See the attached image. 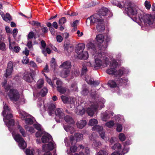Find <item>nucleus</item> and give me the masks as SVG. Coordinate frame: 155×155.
I'll use <instances>...</instances> for the list:
<instances>
[{
	"label": "nucleus",
	"mask_w": 155,
	"mask_h": 155,
	"mask_svg": "<svg viewBox=\"0 0 155 155\" xmlns=\"http://www.w3.org/2000/svg\"><path fill=\"white\" fill-rule=\"evenodd\" d=\"M124 8L128 15L134 16L133 20L135 22L140 21L145 24H147L149 25H152L154 19L150 15L144 14L143 12L138 10L134 4L130 1L125 2Z\"/></svg>",
	"instance_id": "obj_1"
},
{
	"label": "nucleus",
	"mask_w": 155,
	"mask_h": 155,
	"mask_svg": "<svg viewBox=\"0 0 155 155\" xmlns=\"http://www.w3.org/2000/svg\"><path fill=\"white\" fill-rule=\"evenodd\" d=\"M4 117H5L6 119L9 120L8 122L5 121V124L8 127L9 130L11 132L12 131V127L15 125V120L14 119H11L13 117L11 111L6 104H4V110L2 112Z\"/></svg>",
	"instance_id": "obj_2"
},
{
	"label": "nucleus",
	"mask_w": 155,
	"mask_h": 155,
	"mask_svg": "<svg viewBox=\"0 0 155 155\" xmlns=\"http://www.w3.org/2000/svg\"><path fill=\"white\" fill-rule=\"evenodd\" d=\"M100 106V109H101L104 107V103L100 101L98 102H94L91 104L90 107L88 108L86 110V112L88 115L91 117H92L95 112L96 111L98 108Z\"/></svg>",
	"instance_id": "obj_3"
},
{
	"label": "nucleus",
	"mask_w": 155,
	"mask_h": 155,
	"mask_svg": "<svg viewBox=\"0 0 155 155\" xmlns=\"http://www.w3.org/2000/svg\"><path fill=\"white\" fill-rule=\"evenodd\" d=\"M7 95L9 99L13 102L17 101L20 98V94L18 91L14 88L10 89Z\"/></svg>",
	"instance_id": "obj_4"
},
{
	"label": "nucleus",
	"mask_w": 155,
	"mask_h": 155,
	"mask_svg": "<svg viewBox=\"0 0 155 155\" xmlns=\"http://www.w3.org/2000/svg\"><path fill=\"white\" fill-rule=\"evenodd\" d=\"M96 42L97 44V47L98 49L101 51L98 52L99 56L101 57L102 56V50H104L106 47H104L102 45V43L104 40V35L101 34H99L97 35L96 37Z\"/></svg>",
	"instance_id": "obj_5"
},
{
	"label": "nucleus",
	"mask_w": 155,
	"mask_h": 155,
	"mask_svg": "<svg viewBox=\"0 0 155 155\" xmlns=\"http://www.w3.org/2000/svg\"><path fill=\"white\" fill-rule=\"evenodd\" d=\"M14 138L15 140L18 143V146L20 148L24 150L26 147V143L20 134H16Z\"/></svg>",
	"instance_id": "obj_6"
},
{
	"label": "nucleus",
	"mask_w": 155,
	"mask_h": 155,
	"mask_svg": "<svg viewBox=\"0 0 155 155\" xmlns=\"http://www.w3.org/2000/svg\"><path fill=\"white\" fill-rule=\"evenodd\" d=\"M103 20L102 18L100 16V15L96 14L91 16L90 18H87V22L88 21H90V25H93L94 23H99L101 21Z\"/></svg>",
	"instance_id": "obj_7"
},
{
	"label": "nucleus",
	"mask_w": 155,
	"mask_h": 155,
	"mask_svg": "<svg viewBox=\"0 0 155 155\" xmlns=\"http://www.w3.org/2000/svg\"><path fill=\"white\" fill-rule=\"evenodd\" d=\"M54 148V144L51 142H50L47 144L44 145L43 146V150L45 152V153L43 155H52L51 153L49 152V151L52 150Z\"/></svg>",
	"instance_id": "obj_8"
},
{
	"label": "nucleus",
	"mask_w": 155,
	"mask_h": 155,
	"mask_svg": "<svg viewBox=\"0 0 155 155\" xmlns=\"http://www.w3.org/2000/svg\"><path fill=\"white\" fill-rule=\"evenodd\" d=\"M86 46L88 50L91 51L92 52L96 53L97 52V49H98L97 47V44H96V41H94L93 42H90L87 43Z\"/></svg>",
	"instance_id": "obj_9"
},
{
	"label": "nucleus",
	"mask_w": 155,
	"mask_h": 155,
	"mask_svg": "<svg viewBox=\"0 0 155 155\" xmlns=\"http://www.w3.org/2000/svg\"><path fill=\"white\" fill-rule=\"evenodd\" d=\"M13 64L11 61H9L6 70L5 77H8L11 74L13 70Z\"/></svg>",
	"instance_id": "obj_10"
},
{
	"label": "nucleus",
	"mask_w": 155,
	"mask_h": 155,
	"mask_svg": "<svg viewBox=\"0 0 155 155\" xmlns=\"http://www.w3.org/2000/svg\"><path fill=\"white\" fill-rule=\"evenodd\" d=\"M115 80L117 83L120 85H126L128 81V79L125 78H115Z\"/></svg>",
	"instance_id": "obj_11"
},
{
	"label": "nucleus",
	"mask_w": 155,
	"mask_h": 155,
	"mask_svg": "<svg viewBox=\"0 0 155 155\" xmlns=\"http://www.w3.org/2000/svg\"><path fill=\"white\" fill-rule=\"evenodd\" d=\"M85 47V45L83 43H79L77 46L76 49V52L78 55H80L83 53V50Z\"/></svg>",
	"instance_id": "obj_12"
},
{
	"label": "nucleus",
	"mask_w": 155,
	"mask_h": 155,
	"mask_svg": "<svg viewBox=\"0 0 155 155\" xmlns=\"http://www.w3.org/2000/svg\"><path fill=\"white\" fill-rule=\"evenodd\" d=\"M95 64L94 65H92L90 63L91 66L92 67H94V70H96L98 69V68H100L102 64V61L96 58L95 60Z\"/></svg>",
	"instance_id": "obj_13"
},
{
	"label": "nucleus",
	"mask_w": 155,
	"mask_h": 155,
	"mask_svg": "<svg viewBox=\"0 0 155 155\" xmlns=\"http://www.w3.org/2000/svg\"><path fill=\"white\" fill-rule=\"evenodd\" d=\"M111 3L113 5L117 6L121 9L124 8L125 5V2H120L116 0L112 1Z\"/></svg>",
	"instance_id": "obj_14"
},
{
	"label": "nucleus",
	"mask_w": 155,
	"mask_h": 155,
	"mask_svg": "<svg viewBox=\"0 0 155 155\" xmlns=\"http://www.w3.org/2000/svg\"><path fill=\"white\" fill-rule=\"evenodd\" d=\"M96 28L97 31L100 32H102L105 30V27L103 20L98 23Z\"/></svg>",
	"instance_id": "obj_15"
},
{
	"label": "nucleus",
	"mask_w": 155,
	"mask_h": 155,
	"mask_svg": "<svg viewBox=\"0 0 155 155\" xmlns=\"http://www.w3.org/2000/svg\"><path fill=\"white\" fill-rule=\"evenodd\" d=\"M56 116L59 117L60 119H62L64 117V114L62 110V109L60 108H57L55 111Z\"/></svg>",
	"instance_id": "obj_16"
},
{
	"label": "nucleus",
	"mask_w": 155,
	"mask_h": 155,
	"mask_svg": "<svg viewBox=\"0 0 155 155\" xmlns=\"http://www.w3.org/2000/svg\"><path fill=\"white\" fill-rule=\"evenodd\" d=\"M23 79L26 81L31 82L33 80L32 74L31 73H27L23 77Z\"/></svg>",
	"instance_id": "obj_17"
},
{
	"label": "nucleus",
	"mask_w": 155,
	"mask_h": 155,
	"mask_svg": "<svg viewBox=\"0 0 155 155\" xmlns=\"http://www.w3.org/2000/svg\"><path fill=\"white\" fill-rule=\"evenodd\" d=\"M108 11V10L107 8L102 7L98 12L97 14L100 15V17H101V15L105 16L107 15Z\"/></svg>",
	"instance_id": "obj_18"
},
{
	"label": "nucleus",
	"mask_w": 155,
	"mask_h": 155,
	"mask_svg": "<svg viewBox=\"0 0 155 155\" xmlns=\"http://www.w3.org/2000/svg\"><path fill=\"white\" fill-rule=\"evenodd\" d=\"M71 63L69 61H66L63 62L60 66V68H63L64 69H69L71 68Z\"/></svg>",
	"instance_id": "obj_19"
},
{
	"label": "nucleus",
	"mask_w": 155,
	"mask_h": 155,
	"mask_svg": "<svg viewBox=\"0 0 155 155\" xmlns=\"http://www.w3.org/2000/svg\"><path fill=\"white\" fill-rule=\"evenodd\" d=\"M91 141H93L92 145L94 148H99L101 146V142L98 140H96L94 138H90Z\"/></svg>",
	"instance_id": "obj_20"
},
{
	"label": "nucleus",
	"mask_w": 155,
	"mask_h": 155,
	"mask_svg": "<svg viewBox=\"0 0 155 155\" xmlns=\"http://www.w3.org/2000/svg\"><path fill=\"white\" fill-rule=\"evenodd\" d=\"M64 50L68 52H70L71 51V49L73 48V46L70 44V43L68 42H65L64 45Z\"/></svg>",
	"instance_id": "obj_21"
},
{
	"label": "nucleus",
	"mask_w": 155,
	"mask_h": 155,
	"mask_svg": "<svg viewBox=\"0 0 155 155\" xmlns=\"http://www.w3.org/2000/svg\"><path fill=\"white\" fill-rule=\"evenodd\" d=\"M64 120L68 123L70 124H74V121L72 117L69 115H66L64 117Z\"/></svg>",
	"instance_id": "obj_22"
},
{
	"label": "nucleus",
	"mask_w": 155,
	"mask_h": 155,
	"mask_svg": "<svg viewBox=\"0 0 155 155\" xmlns=\"http://www.w3.org/2000/svg\"><path fill=\"white\" fill-rule=\"evenodd\" d=\"M20 117L22 120H24L28 117V114L25 111L21 110H18Z\"/></svg>",
	"instance_id": "obj_23"
},
{
	"label": "nucleus",
	"mask_w": 155,
	"mask_h": 155,
	"mask_svg": "<svg viewBox=\"0 0 155 155\" xmlns=\"http://www.w3.org/2000/svg\"><path fill=\"white\" fill-rule=\"evenodd\" d=\"M52 137L51 136H46L43 135L41 138V140L43 143H45L50 140H52Z\"/></svg>",
	"instance_id": "obj_24"
},
{
	"label": "nucleus",
	"mask_w": 155,
	"mask_h": 155,
	"mask_svg": "<svg viewBox=\"0 0 155 155\" xmlns=\"http://www.w3.org/2000/svg\"><path fill=\"white\" fill-rule=\"evenodd\" d=\"M86 123L85 120H81L77 123V127L80 129H82L86 125Z\"/></svg>",
	"instance_id": "obj_25"
},
{
	"label": "nucleus",
	"mask_w": 155,
	"mask_h": 155,
	"mask_svg": "<svg viewBox=\"0 0 155 155\" xmlns=\"http://www.w3.org/2000/svg\"><path fill=\"white\" fill-rule=\"evenodd\" d=\"M70 72L69 69H64L61 73L62 77L63 78H66L69 75Z\"/></svg>",
	"instance_id": "obj_26"
},
{
	"label": "nucleus",
	"mask_w": 155,
	"mask_h": 155,
	"mask_svg": "<svg viewBox=\"0 0 155 155\" xmlns=\"http://www.w3.org/2000/svg\"><path fill=\"white\" fill-rule=\"evenodd\" d=\"M121 144L119 143H117L112 146L111 148L113 150H115L119 152L121 149Z\"/></svg>",
	"instance_id": "obj_27"
},
{
	"label": "nucleus",
	"mask_w": 155,
	"mask_h": 155,
	"mask_svg": "<svg viewBox=\"0 0 155 155\" xmlns=\"http://www.w3.org/2000/svg\"><path fill=\"white\" fill-rule=\"evenodd\" d=\"M117 82L115 81V79H114V80H110L108 82V85L110 87L112 88L116 87L117 86Z\"/></svg>",
	"instance_id": "obj_28"
},
{
	"label": "nucleus",
	"mask_w": 155,
	"mask_h": 155,
	"mask_svg": "<svg viewBox=\"0 0 155 155\" xmlns=\"http://www.w3.org/2000/svg\"><path fill=\"white\" fill-rule=\"evenodd\" d=\"M79 57L81 59L86 60L87 59L88 57V54L87 51H85L84 53H82L80 55H79Z\"/></svg>",
	"instance_id": "obj_29"
},
{
	"label": "nucleus",
	"mask_w": 155,
	"mask_h": 155,
	"mask_svg": "<svg viewBox=\"0 0 155 155\" xmlns=\"http://www.w3.org/2000/svg\"><path fill=\"white\" fill-rule=\"evenodd\" d=\"M57 91L60 93L64 94L66 92L67 88L66 87L61 86L60 87H57Z\"/></svg>",
	"instance_id": "obj_30"
},
{
	"label": "nucleus",
	"mask_w": 155,
	"mask_h": 155,
	"mask_svg": "<svg viewBox=\"0 0 155 155\" xmlns=\"http://www.w3.org/2000/svg\"><path fill=\"white\" fill-rule=\"evenodd\" d=\"M123 71L120 69L118 71H115L114 74L115 78H120V77L122 76L123 74Z\"/></svg>",
	"instance_id": "obj_31"
},
{
	"label": "nucleus",
	"mask_w": 155,
	"mask_h": 155,
	"mask_svg": "<svg viewBox=\"0 0 155 155\" xmlns=\"http://www.w3.org/2000/svg\"><path fill=\"white\" fill-rule=\"evenodd\" d=\"M75 137L77 142H78L82 140L83 137V135L79 133H76L74 134Z\"/></svg>",
	"instance_id": "obj_32"
},
{
	"label": "nucleus",
	"mask_w": 155,
	"mask_h": 155,
	"mask_svg": "<svg viewBox=\"0 0 155 155\" xmlns=\"http://www.w3.org/2000/svg\"><path fill=\"white\" fill-rule=\"evenodd\" d=\"M17 128L19 130V132L23 137H25L26 136V134L25 133L24 129L20 125L18 124Z\"/></svg>",
	"instance_id": "obj_33"
},
{
	"label": "nucleus",
	"mask_w": 155,
	"mask_h": 155,
	"mask_svg": "<svg viewBox=\"0 0 155 155\" xmlns=\"http://www.w3.org/2000/svg\"><path fill=\"white\" fill-rule=\"evenodd\" d=\"M2 16L3 18V19L5 21H11L12 20L10 14L8 13L6 14L5 16L4 15V16L2 15Z\"/></svg>",
	"instance_id": "obj_34"
},
{
	"label": "nucleus",
	"mask_w": 155,
	"mask_h": 155,
	"mask_svg": "<svg viewBox=\"0 0 155 155\" xmlns=\"http://www.w3.org/2000/svg\"><path fill=\"white\" fill-rule=\"evenodd\" d=\"M44 83V81L43 79H39L37 83V87L38 89L41 88Z\"/></svg>",
	"instance_id": "obj_35"
},
{
	"label": "nucleus",
	"mask_w": 155,
	"mask_h": 155,
	"mask_svg": "<svg viewBox=\"0 0 155 155\" xmlns=\"http://www.w3.org/2000/svg\"><path fill=\"white\" fill-rule=\"evenodd\" d=\"M92 129L93 131H97L99 133V131H101L103 130V127L99 125H95L92 127Z\"/></svg>",
	"instance_id": "obj_36"
},
{
	"label": "nucleus",
	"mask_w": 155,
	"mask_h": 155,
	"mask_svg": "<svg viewBox=\"0 0 155 155\" xmlns=\"http://www.w3.org/2000/svg\"><path fill=\"white\" fill-rule=\"evenodd\" d=\"M116 69L112 68H110V69H108L106 70V72L109 74L110 75H114Z\"/></svg>",
	"instance_id": "obj_37"
},
{
	"label": "nucleus",
	"mask_w": 155,
	"mask_h": 155,
	"mask_svg": "<svg viewBox=\"0 0 155 155\" xmlns=\"http://www.w3.org/2000/svg\"><path fill=\"white\" fill-rule=\"evenodd\" d=\"M48 90L47 88H43L40 92V94L41 97H44L47 94Z\"/></svg>",
	"instance_id": "obj_38"
},
{
	"label": "nucleus",
	"mask_w": 155,
	"mask_h": 155,
	"mask_svg": "<svg viewBox=\"0 0 155 155\" xmlns=\"http://www.w3.org/2000/svg\"><path fill=\"white\" fill-rule=\"evenodd\" d=\"M88 71L87 68L86 66L83 65L81 69V74L82 76L85 75L86 74Z\"/></svg>",
	"instance_id": "obj_39"
},
{
	"label": "nucleus",
	"mask_w": 155,
	"mask_h": 155,
	"mask_svg": "<svg viewBox=\"0 0 155 155\" xmlns=\"http://www.w3.org/2000/svg\"><path fill=\"white\" fill-rule=\"evenodd\" d=\"M98 121L96 119H92L90 120L89 123V125L93 126L97 124Z\"/></svg>",
	"instance_id": "obj_40"
},
{
	"label": "nucleus",
	"mask_w": 155,
	"mask_h": 155,
	"mask_svg": "<svg viewBox=\"0 0 155 155\" xmlns=\"http://www.w3.org/2000/svg\"><path fill=\"white\" fill-rule=\"evenodd\" d=\"M61 97L62 101L64 103L68 104V101L70 97L64 96V95H62Z\"/></svg>",
	"instance_id": "obj_41"
},
{
	"label": "nucleus",
	"mask_w": 155,
	"mask_h": 155,
	"mask_svg": "<svg viewBox=\"0 0 155 155\" xmlns=\"http://www.w3.org/2000/svg\"><path fill=\"white\" fill-rule=\"evenodd\" d=\"M110 116L107 112H104L103 114L102 120L103 121H106L107 119H109Z\"/></svg>",
	"instance_id": "obj_42"
},
{
	"label": "nucleus",
	"mask_w": 155,
	"mask_h": 155,
	"mask_svg": "<svg viewBox=\"0 0 155 155\" xmlns=\"http://www.w3.org/2000/svg\"><path fill=\"white\" fill-rule=\"evenodd\" d=\"M35 150L34 149L30 150L28 149H26L25 153L26 155H34Z\"/></svg>",
	"instance_id": "obj_43"
},
{
	"label": "nucleus",
	"mask_w": 155,
	"mask_h": 155,
	"mask_svg": "<svg viewBox=\"0 0 155 155\" xmlns=\"http://www.w3.org/2000/svg\"><path fill=\"white\" fill-rule=\"evenodd\" d=\"M24 120H25V123L26 124L31 125L33 124L34 122L33 120L30 118H26Z\"/></svg>",
	"instance_id": "obj_44"
},
{
	"label": "nucleus",
	"mask_w": 155,
	"mask_h": 155,
	"mask_svg": "<svg viewBox=\"0 0 155 155\" xmlns=\"http://www.w3.org/2000/svg\"><path fill=\"white\" fill-rule=\"evenodd\" d=\"M114 121L113 120H110L106 123L105 125L107 127L109 128H111L114 126Z\"/></svg>",
	"instance_id": "obj_45"
},
{
	"label": "nucleus",
	"mask_w": 155,
	"mask_h": 155,
	"mask_svg": "<svg viewBox=\"0 0 155 155\" xmlns=\"http://www.w3.org/2000/svg\"><path fill=\"white\" fill-rule=\"evenodd\" d=\"M66 22V19L65 17H62L59 21L58 23L59 25H63Z\"/></svg>",
	"instance_id": "obj_46"
},
{
	"label": "nucleus",
	"mask_w": 155,
	"mask_h": 155,
	"mask_svg": "<svg viewBox=\"0 0 155 155\" xmlns=\"http://www.w3.org/2000/svg\"><path fill=\"white\" fill-rule=\"evenodd\" d=\"M96 155H108V153L106 150H101L96 153Z\"/></svg>",
	"instance_id": "obj_47"
},
{
	"label": "nucleus",
	"mask_w": 155,
	"mask_h": 155,
	"mask_svg": "<svg viewBox=\"0 0 155 155\" xmlns=\"http://www.w3.org/2000/svg\"><path fill=\"white\" fill-rule=\"evenodd\" d=\"M34 33L32 31L30 32L27 35V39L28 40L29 39H32L33 38L34 36Z\"/></svg>",
	"instance_id": "obj_48"
},
{
	"label": "nucleus",
	"mask_w": 155,
	"mask_h": 155,
	"mask_svg": "<svg viewBox=\"0 0 155 155\" xmlns=\"http://www.w3.org/2000/svg\"><path fill=\"white\" fill-rule=\"evenodd\" d=\"M117 66V63L115 60H114L112 61L111 64L110 65V68H112L115 69Z\"/></svg>",
	"instance_id": "obj_49"
},
{
	"label": "nucleus",
	"mask_w": 155,
	"mask_h": 155,
	"mask_svg": "<svg viewBox=\"0 0 155 155\" xmlns=\"http://www.w3.org/2000/svg\"><path fill=\"white\" fill-rule=\"evenodd\" d=\"M119 137L120 140L122 141H124L126 139L125 136L123 133H120L119 135Z\"/></svg>",
	"instance_id": "obj_50"
},
{
	"label": "nucleus",
	"mask_w": 155,
	"mask_h": 155,
	"mask_svg": "<svg viewBox=\"0 0 155 155\" xmlns=\"http://www.w3.org/2000/svg\"><path fill=\"white\" fill-rule=\"evenodd\" d=\"M99 2H91L88 4V6L87 8H89L94 6L97 5L98 4Z\"/></svg>",
	"instance_id": "obj_51"
},
{
	"label": "nucleus",
	"mask_w": 155,
	"mask_h": 155,
	"mask_svg": "<svg viewBox=\"0 0 155 155\" xmlns=\"http://www.w3.org/2000/svg\"><path fill=\"white\" fill-rule=\"evenodd\" d=\"M71 87L73 88V91H78V87L77 84L76 83H73L71 85Z\"/></svg>",
	"instance_id": "obj_52"
},
{
	"label": "nucleus",
	"mask_w": 155,
	"mask_h": 155,
	"mask_svg": "<svg viewBox=\"0 0 155 155\" xmlns=\"http://www.w3.org/2000/svg\"><path fill=\"white\" fill-rule=\"evenodd\" d=\"M145 6L147 9H150L151 5L149 2L146 1L144 3Z\"/></svg>",
	"instance_id": "obj_53"
},
{
	"label": "nucleus",
	"mask_w": 155,
	"mask_h": 155,
	"mask_svg": "<svg viewBox=\"0 0 155 155\" xmlns=\"http://www.w3.org/2000/svg\"><path fill=\"white\" fill-rule=\"evenodd\" d=\"M29 65L30 66L32 67L33 68L35 69L37 68V66L36 63L33 61H31L29 62Z\"/></svg>",
	"instance_id": "obj_54"
},
{
	"label": "nucleus",
	"mask_w": 155,
	"mask_h": 155,
	"mask_svg": "<svg viewBox=\"0 0 155 155\" xmlns=\"http://www.w3.org/2000/svg\"><path fill=\"white\" fill-rule=\"evenodd\" d=\"M0 49L5 51V45L3 42H0Z\"/></svg>",
	"instance_id": "obj_55"
},
{
	"label": "nucleus",
	"mask_w": 155,
	"mask_h": 155,
	"mask_svg": "<svg viewBox=\"0 0 155 155\" xmlns=\"http://www.w3.org/2000/svg\"><path fill=\"white\" fill-rule=\"evenodd\" d=\"M122 129V126L121 124H117V130L119 132H120Z\"/></svg>",
	"instance_id": "obj_56"
},
{
	"label": "nucleus",
	"mask_w": 155,
	"mask_h": 155,
	"mask_svg": "<svg viewBox=\"0 0 155 155\" xmlns=\"http://www.w3.org/2000/svg\"><path fill=\"white\" fill-rule=\"evenodd\" d=\"M68 102V104H69L72 106H74V102L73 98L70 97Z\"/></svg>",
	"instance_id": "obj_57"
},
{
	"label": "nucleus",
	"mask_w": 155,
	"mask_h": 155,
	"mask_svg": "<svg viewBox=\"0 0 155 155\" xmlns=\"http://www.w3.org/2000/svg\"><path fill=\"white\" fill-rule=\"evenodd\" d=\"M57 41L58 42H61L63 39L62 37L60 35H58L56 36Z\"/></svg>",
	"instance_id": "obj_58"
},
{
	"label": "nucleus",
	"mask_w": 155,
	"mask_h": 155,
	"mask_svg": "<svg viewBox=\"0 0 155 155\" xmlns=\"http://www.w3.org/2000/svg\"><path fill=\"white\" fill-rule=\"evenodd\" d=\"M29 62V59L26 56H25L23 57V60H22V62L25 64H28Z\"/></svg>",
	"instance_id": "obj_59"
},
{
	"label": "nucleus",
	"mask_w": 155,
	"mask_h": 155,
	"mask_svg": "<svg viewBox=\"0 0 155 155\" xmlns=\"http://www.w3.org/2000/svg\"><path fill=\"white\" fill-rule=\"evenodd\" d=\"M99 133L100 136L103 139H104L105 138L104 132L103 130L101 131H99Z\"/></svg>",
	"instance_id": "obj_60"
},
{
	"label": "nucleus",
	"mask_w": 155,
	"mask_h": 155,
	"mask_svg": "<svg viewBox=\"0 0 155 155\" xmlns=\"http://www.w3.org/2000/svg\"><path fill=\"white\" fill-rule=\"evenodd\" d=\"M55 108V105L54 104H51L48 107V110H49L54 111Z\"/></svg>",
	"instance_id": "obj_61"
},
{
	"label": "nucleus",
	"mask_w": 155,
	"mask_h": 155,
	"mask_svg": "<svg viewBox=\"0 0 155 155\" xmlns=\"http://www.w3.org/2000/svg\"><path fill=\"white\" fill-rule=\"evenodd\" d=\"M89 92L88 89L87 88H84L82 92V94L84 95H86Z\"/></svg>",
	"instance_id": "obj_62"
},
{
	"label": "nucleus",
	"mask_w": 155,
	"mask_h": 155,
	"mask_svg": "<svg viewBox=\"0 0 155 155\" xmlns=\"http://www.w3.org/2000/svg\"><path fill=\"white\" fill-rule=\"evenodd\" d=\"M63 83L60 80L58 79L56 82V84L57 85V87H60L62 86Z\"/></svg>",
	"instance_id": "obj_63"
},
{
	"label": "nucleus",
	"mask_w": 155,
	"mask_h": 155,
	"mask_svg": "<svg viewBox=\"0 0 155 155\" xmlns=\"http://www.w3.org/2000/svg\"><path fill=\"white\" fill-rule=\"evenodd\" d=\"M46 81L48 83V84L51 86V87H53V85L51 81V80L47 76H46Z\"/></svg>",
	"instance_id": "obj_64"
}]
</instances>
